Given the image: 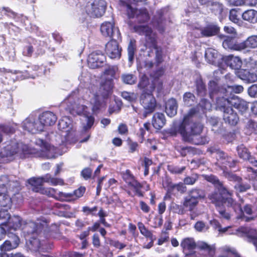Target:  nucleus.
Segmentation results:
<instances>
[{
	"instance_id": "nucleus-1",
	"label": "nucleus",
	"mask_w": 257,
	"mask_h": 257,
	"mask_svg": "<svg viewBox=\"0 0 257 257\" xmlns=\"http://www.w3.org/2000/svg\"><path fill=\"white\" fill-rule=\"evenodd\" d=\"M196 112L195 108L190 109L184 116L182 122L176 127L175 130L182 136L185 142L197 145H204L208 142V139L205 136H199L202 131L203 125L193 120V116Z\"/></svg>"
},
{
	"instance_id": "nucleus-2",
	"label": "nucleus",
	"mask_w": 257,
	"mask_h": 257,
	"mask_svg": "<svg viewBox=\"0 0 257 257\" xmlns=\"http://www.w3.org/2000/svg\"><path fill=\"white\" fill-rule=\"evenodd\" d=\"M217 189V191H215L208 195V198L216 206L220 217L226 220H229L230 218V215L220 206L223 204L232 207L234 211L239 213V217H241L242 212L240 205L238 203H236L231 197L232 193L224 187H219Z\"/></svg>"
},
{
	"instance_id": "nucleus-3",
	"label": "nucleus",
	"mask_w": 257,
	"mask_h": 257,
	"mask_svg": "<svg viewBox=\"0 0 257 257\" xmlns=\"http://www.w3.org/2000/svg\"><path fill=\"white\" fill-rule=\"evenodd\" d=\"M64 103L67 104L66 109L69 111L71 114L81 115L80 118L82 125L81 135H84V138L80 140V143L87 142L90 137V133L89 132V130L94 124V117L89 115L87 106L77 104L75 102H72L71 97L66 100Z\"/></svg>"
},
{
	"instance_id": "nucleus-4",
	"label": "nucleus",
	"mask_w": 257,
	"mask_h": 257,
	"mask_svg": "<svg viewBox=\"0 0 257 257\" xmlns=\"http://www.w3.org/2000/svg\"><path fill=\"white\" fill-rule=\"evenodd\" d=\"M135 32L140 35L146 37V46L149 48L148 56L152 57L155 53V61L157 65L161 63L163 61L162 51L160 47L157 45L156 35L152 29L147 25H136L134 27Z\"/></svg>"
},
{
	"instance_id": "nucleus-5",
	"label": "nucleus",
	"mask_w": 257,
	"mask_h": 257,
	"mask_svg": "<svg viewBox=\"0 0 257 257\" xmlns=\"http://www.w3.org/2000/svg\"><path fill=\"white\" fill-rule=\"evenodd\" d=\"M39 229L36 223L30 222L25 225L23 231L28 235L33 234V236L30 237L29 239V242H27L28 247L33 251H38L39 253L37 255L38 257H46V255H41L40 252L47 251L48 248L45 247L43 243H41L39 239L35 236V233L37 234Z\"/></svg>"
},
{
	"instance_id": "nucleus-6",
	"label": "nucleus",
	"mask_w": 257,
	"mask_h": 257,
	"mask_svg": "<svg viewBox=\"0 0 257 257\" xmlns=\"http://www.w3.org/2000/svg\"><path fill=\"white\" fill-rule=\"evenodd\" d=\"M33 153L29 147L22 143H17L15 141H11L0 152V157L2 158L12 157L17 155L20 157L23 155Z\"/></svg>"
},
{
	"instance_id": "nucleus-7",
	"label": "nucleus",
	"mask_w": 257,
	"mask_h": 257,
	"mask_svg": "<svg viewBox=\"0 0 257 257\" xmlns=\"http://www.w3.org/2000/svg\"><path fill=\"white\" fill-rule=\"evenodd\" d=\"M113 86L112 79H106L104 82H102L99 93H92L90 102L92 104V110L94 112H96L101 107V102L100 100V95L103 98L106 97L110 93Z\"/></svg>"
},
{
	"instance_id": "nucleus-8",
	"label": "nucleus",
	"mask_w": 257,
	"mask_h": 257,
	"mask_svg": "<svg viewBox=\"0 0 257 257\" xmlns=\"http://www.w3.org/2000/svg\"><path fill=\"white\" fill-rule=\"evenodd\" d=\"M58 126L59 129L65 134L61 135L65 138L66 142L70 144L77 141L80 142V140L84 138V135L81 134L80 135L81 138L79 139L75 138V133L72 128V120L67 116L63 117L59 121Z\"/></svg>"
},
{
	"instance_id": "nucleus-9",
	"label": "nucleus",
	"mask_w": 257,
	"mask_h": 257,
	"mask_svg": "<svg viewBox=\"0 0 257 257\" xmlns=\"http://www.w3.org/2000/svg\"><path fill=\"white\" fill-rule=\"evenodd\" d=\"M28 182L34 188L35 192H39L41 189L44 182L49 183L51 185H62L64 184L62 179L53 177L50 174H47L43 177H33L28 180Z\"/></svg>"
},
{
	"instance_id": "nucleus-10",
	"label": "nucleus",
	"mask_w": 257,
	"mask_h": 257,
	"mask_svg": "<svg viewBox=\"0 0 257 257\" xmlns=\"http://www.w3.org/2000/svg\"><path fill=\"white\" fill-rule=\"evenodd\" d=\"M0 224L5 225L8 231L16 230L22 224V219L18 215L11 216L8 211H0Z\"/></svg>"
},
{
	"instance_id": "nucleus-11",
	"label": "nucleus",
	"mask_w": 257,
	"mask_h": 257,
	"mask_svg": "<svg viewBox=\"0 0 257 257\" xmlns=\"http://www.w3.org/2000/svg\"><path fill=\"white\" fill-rule=\"evenodd\" d=\"M247 172L249 173L248 177L249 178V183L243 181L242 180L234 185V188L236 191L243 192L246 191L251 187L250 180H252V186L254 190L257 191V169L254 170L251 167L247 168Z\"/></svg>"
},
{
	"instance_id": "nucleus-12",
	"label": "nucleus",
	"mask_w": 257,
	"mask_h": 257,
	"mask_svg": "<svg viewBox=\"0 0 257 257\" xmlns=\"http://www.w3.org/2000/svg\"><path fill=\"white\" fill-rule=\"evenodd\" d=\"M141 103L144 108L143 115L145 118L152 113L156 107V100L152 92H143L141 96Z\"/></svg>"
},
{
	"instance_id": "nucleus-13",
	"label": "nucleus",
	"mask_w": 257,
	"mask_h": 257,
	"mask_svg": "<svg viewBox=\"0 0 257 257\" xmlns=\"http://www.w3.org/2000/svg\"><path fill=\"white\" fill-rule=\"evenodd\" d=\"M23 128L32 134L43 131V125L40 123L39 117L34 114L30 115L22 122Z\"/></svg>"
},
{
	"instance_id": "nucleus-14",
	"label": "nucleus",
	"mask_w": 257,
	"mask_h": 257,
	"mask_svg": "<svg viewBox=\"0 0 257 257\" xmlns=\"http://www.w3.org/2000/svg\"><path fill=\"white\" fill-rule=\"evenodd\" d=\"M106 3L104 0H94L88 5L86 11L88 15L92 17H100L105 12Z\"/></svg>"
},
{
	"instance_id": "nucleus-15",
	"label": "nucleus",
	"mask_w": 257,
	"mask_h": 257,
	"mask_svg": "<svg viewBox=\"0 0 257 257\" xmlns=\"http://www.w3.org/2000/svg\"><path fill=\"white\" fill-rule=\"evenodd\" d=\"M138 70L140 72V73H144L141 77L140 82L138 85L139 88L143 89V92H152L155 89V85H156V82H158V85L157 86L158 90H161L162 88V82L161 81L157 80L153 84L150 85L149 84V79L145 74L146 72L145 71H143L142 67H138Z\"/></svg>"
},
{
	"instance_id": "nucleus-16",
	"label": "nucleus",
	"mask_w": 257,
	"mask_h": 257,
	"mask_svg": "<svg viewBox=\"0 0 257 257\" xmlns=\"http://www.w3.org/2000/svg\"><path fill=\"white\" fill-rule=\"evenodd\" d=\"M127 14L130 18H136L137 21L139 23H144L147 22L150 19V16L145 9H134L130 5H127Z\"/></svg>"
},
{
	"instance_id": "nucleus-17",
	"label": "nucleus",
	"mask_w": 257,
	"mask_h": 257,
	"mask_svg": "<svg viewBox=\"0 0 257 257\" xmlns=\"http://www.w3.org/2000/svg\"><path fill=\"white\" fill-rule=\"evenodd\" d=\"M212 154H215V157L217 160V164L219 165H221V167L223 171L225 170L223 168H229L233 167L236 162L232 159L231 157L226 155L224 152L218 149H212L211 150Z\"/></svg>"
},
{
	"instance_id": "nucleus-18",
	"label": "nucleus",
	"mask_w": 257,
	"mask_h": 257,
	"mask_svg": "<svg viewBox=\"0 0 257 257\" xmlns=\"http://www.w3.org/2000/svg\"><path fill=\"white\" fill-rule=\"evenodd\" d=\"M102 34L106 37L112 39H118L120 36V33L117 27L114 26L113 22H105L102 24L100 27Z\"/></svg>"
},
{
	"instance_id": "nucleus-19",
	"label": "nucleus",
	"mask_w": 257,
	"mask_h": 257,
	"mask_svg": "<svg viewBox=\"0 0 257 257\" xmlns=\"http://www.w3.org/2000/svg\"><path fill=\"white\" fill-rule=\"evenodd\" d=\"M219 31V28L216 25L210 24L204 27L196 29L194 33L196 37H209L216 35Z\"/></svg>"
},
{
	"instance_id": "nucleus-20",
	"label": "nucleus",
	"mask_w": 257,
	"mask_h": 257,
	"mask_svg": "<svg viewBox=\"0 0 257 257\" xmlns=\"http://www.w3.org/2000/svg\"><path fill=\"white\" fill-rule=\"evenodd\" d=\"M105 62V56L99 51L91 53L88 57V66L91 69H95L103 66Z\"/></svg>"
},
{
	"instance_id": "nucleus-21",
	"label": "nucleus",
	"mask_w": 257,
	"mask_h": 257,
	"mask_svg": "<svg viewBox=\"0 0 257 257\" xmlns=\"http://www.w3.org/2000/svg\"><path fill=\"white\" fill-rule=\"evenodd\" d=\"M36 144L39 146L41 152L40 156L48 159H51L55 157L54 149L53 146H50L42 139H38L36 140Z\"/></svg>"
},
{
	"instance_id": "nucleus-22",
	"label": "nucleus",
	"mask_w": 257,
	"mask_h": 257,
	"mask_svg": "<svg viewBox=\"0 0 257 257\" xmlns=\"http://www.w3.org/2000/svg\"><path fill=\"white\" fill-rule=\"evenodd\" d=\"M116 40L112 39L105 45L106 53L111 59H119L121 56V49Z\"/></svg>"
},
{
	"instance_id": "nucleus-23",
	"label": "nucleus",
	"mask_w": 257,
	"mask_h": 257,
	"mask_svg": "<svg viewBox=\"0 0 257 257\" xmlns=\"http://www.w3.org/2000/svg\"><path fill=\"white\" fill-rule=\"evenodd\" d=\"M199 201H196L188 196L184 198L183 202V207L190 212V218L194 219L196 217L199 215V213L196 211V207L198 205Z\"/></svg>"
},
{
	"instance_id": "nucleus-24",
	"label": "nucleus",
	"mask_w": 257,
	"mask_h": 257,
	"mask_svg": "<svg viewBox=\"0 0 257 257\" xmlns=\"http://www.w3.org/2000/svg\"><path fill=\"white\" fill-rule=\"evenodd\" d=\"M223 112V118L226 123L232 126L237 124L239 121L238 115L231 107H228Z\"/></svg>"
},
{
	"instance_id": "nucleus-25",
	"label": "nucleus",
	"mask_w": 257,
	"mask_h": 257,
	"mask_svg": "<svg viewBox=\"0 0 257 257\" xmlns=\"http://www.w3.org/2000/svg\"><path fill=\"white\" fill-rule=\"evenodd\" d=\"M56 115L51 111H45L39 116L40 123L43 125V131L45 126H51L55 124L57 120Z\"/></svg>"
},
{
	"instance_id": "nucleus-26",
	"label": "nucleus",
	"mask_w": 257,
	"mask_h": 257,
	"mask_svg": "<svg viewBox=\"0 0 257 257\" xmlns=\"http://www.w3.org/2000/svg\"><path fill=\"white\" fill-rule=\"evenodd\" d=\"M20 243V239L17 235H13L9 240H5L0 246L1 253H7L6 252L16 248Z\"/></svg>"
},
{
	"instance_id": "nucleus-27",
	"label": "nucleus",
	"mask_w": 257,
	"mask_h": 257,
	"mask_svg": "<svg viewBox=\"0 0 257 257\" xmlns=\"http://www.w3.org/2000/svg\"><path fill=\"white\" fill-rule=\"evenodd\" d=\"M230 105L234 106L242 114L248 108V104L246 101L235 95L231 97Z\"/></svg>"
},
{
	"instance_id": "nucleus-28",
	"label": "nucleus",
	"mask_w": 257,
	"mask_h": 257,
	"mask_svg": "<svg viewBox=\"0 0 257 257\" xmlns=\"http://www.w3.org/2000/svg\"><path fill=\"white\" fill-rule=\"evenodd\" d=\"M243 88L241 85H224L219 89V91L221 93L225 94L226 96L232 97L233 93H239L242 92Z\"/></svg>"
},
{
	"instance_id": "nucleus-29",
	"label": "nucleus",
	"mask_w": 257,
	"mask_h": 257,
	"mask_svg": "<svg viewBox=\"0 0 257 257\" xmlns=\"http://www.w3.org/2000/svg\"><path fill=\"white\" fill-rule=\"evenodd\" d=\"M218 95H222V96H218L216 98L217 107L222 111H224L228 107H230L231 97L226 96L224 94L220 93L219 89L216 92Z\"/></svg>"
},
{
	"instance_id": "nucleus-30",
	"label": "nucleus",
	"mask_w": 257,
	"mask_h": 257,
	"mask_svg": "<svg viewBox=\"0 0 257 257\" xmlns=\"http://www.w3.org/2000/svg\"><path fill=\"white\" fill-rule=\"evenodd\" d=\"M123 180L130 186L133 187L135 189L139 191L140 188H142V185L135 180L134 176L131 174L128 170H126L122 173Z\"/></svg>"
},
{
	"instance_id": "nucleus-31",
	"label": "nucleus",
	"mask_w": 257,
	"mask_h": 257,
	"mask_svg": "<svg viewBox=\"0 0 257 257\" xmlns=\"http://www.w3.org/2000/svg\"><path fill=\"white\" fill-rule=\"evenodd\" d=\"M197 248L200 251L204 252L205 255H208L209 257H213L216 251L214 245H209L204 241H198L197 243Z\"/></svg>"
},
{
	"instance_id": "nucleus-32",
	"label": "nucleus",
	"mask_w": 257,
	"mask_h": 257,
	"mask_svg": "<svg viewBox=\"0 0 257 257\" xmlns=\"http://www.w3.org/2000/svg\"><path fill=\"white\" fill-rule=\"evenodd\" d=\"M237 151L239 157L243 160H248L250 163L253 166L257 167V160L250 157V154L247 149L243 145H241L237 147Z\"/></svg>"
},
{
	"instance_id": "nucleus-33",
	"label": "nucleus",
	"mask_w": 257,
	"mask_h": 257,
	"mask_svg": "<svg viewBox=\"0 0 257 257\" xmlns=\"http://www.w3.org/2000/svg\"><path fill=\"white\" fill-rule=\"evenodd\" d=\"M226 64L231 69H239L242 65V61L238 57L229 55L224 58Z\"/></svg>"
},
{
	"instance_id": "nucleus-34",
	"label": "nucleus",
	"mask_w": 257,
	"mask_h": 257,
	"mask_svg": "<svg viewBox=\"0 0 257 257\" xmlns=\"http://www.w3.org/2000/svg\"><path fill=\"white\" fill-rule=\"evenodd\" d=\"M222 46L225 49H230L236 51L242 50L241 43H236L234 39L229 37H225V39L222 42Z\"/></svg>"
},
{
	"instance_id": "nucleus-35",
	"label": "nucleus",
	"mask_w": 257,
	"mask_h": 257,
	"mask_svg": "<svg viewBox=\"0 0 257 257\" xmlns=\"http://www.w3.org/2000/svg\"><path fill=\"white\" fill-rule=\"evenodd\" d=\"M219 56L217 50L212 48H208L205 51V58L208 63L215 65Z\"/></svg>"
},
{
	"instance_id": "nucleus-36",
	"label": "nucleus",
	"mask_w": 257,
	"mask_h": 257,
	"mask_svg": "<svg viewBox=\"0 0 257 257\" xmlns=\"http://www.w3.org/2000/svg\"><path fill=\"white\" fill-rule=\"evenodd\" d=\"M178 105L176 99L171 98L166 103L165 111L170 117H173L177 114Z\"/></svg>"
},
{
	"instance_id": "nucleus-37",
	"label": "nucleus",
	"mask_w": 257,
	"mask_h": 257,
	"mask_svg": "<svg viewBox=\"0 0 257 257\" xmlns=\"http://www.w3.org/2000/svg\"><path fill=\"white\" fill-rule=\"evenodd\" d=\"M165 123L166 119L163 113L157 112L154 114L152 118V124L155 128L160 130Z\"/></svg>"
},
{
	"instance_id": "nucleus-38",
	"label": "nucleus",
	"mask_w": 257,
	"mask_h": 257,
	"mask_svg": "<svg viewBox=\"0 0 257 257\" xmlns=\"http://www.w3.org/2000/svg\"><path fill=\"white\" fill-rule=\"evenodd\" d=\"M181 246L184 252H191L197 247V243H195L193 238H186L182 241Z\"/></svg>"
},
{
	"instance_id": "nucleus-39",
	"label": "nucleus",
	"mask_w": 257,
	"mask_h": 257,
	"mask_svg": "<svg viewBox=\"0 0 257 257\" xmlns=\"http://www.w3.org/2000/svg\"><path fill=\"white\" fill-rule=\"evenodd\" d=\"M242 50L245 49L257 48V35L248 37L245 41L241 43Z\"/></svg>"
},
{
	"instance_id": "nucleus-40",
	"label": "nucleus",
	"mask_w": 257,
	"mask_h": 257,
	"mask_svg": "<svg viewBox=\"0 0 257 257\" xmlns=\"http://www.w3.org/2000/svg\"><path fill=\"white\" fill-rule=\"evenodd\" d=\"M12 205L11 198L6 194L0 193V211H8Z\"/></svg>"
},
{
	"instance_id": "nucleus-41",
	"label": "nucleus",
	"mask_w": 257,
	"mask_h": 257,
	"mask_svg": "<svg viewBox=\"0 0 257 257\" xmlns=\"http://www.w3.org/2000/svg\"><path fill=\"white\" fill-rule=\"evenodd\" d=\"M242 19L250 23L254 24L257 22V11L249 10L242 13Z\"/></svg>"
},
{
	"instance_id": "nucleus-42",
	"label": "nucleus",
	"mask_w": 257,
	"mask_h": 257,
	"mask_svg": "<svg viewBox=\"0 0 257 257\" xmlns=\"http://www.w3.org/2000/svg\"><path fill=\"white\" fill-rule=\"evenodd\" d=\"M239 205H240L239 203H238ZM241 206V205H240ZM242 214L241 217H239V214L236 211H234L236 214V218L237 219H244L246 221H248L250 219H252L254 217V216H252L251 217H245V214H246L247 215H253L254 214L252 208L250 205H246L244 208L243 210L242 209V207H240Z\"/></svg>"
},
{
	"instance_id": "nucleus-43",
	"label": "nucleus",
	"mask_w": 257,
	"mask_h": 257,
	"mask_svg": "<svg viewBox=\"0 0 257 257\" xmlns=\"http://www.w3.org/2000/svg\"><path fill=\"white\" fill-rule=\"evenodd\" d=\"M85 191V188L84 187H80L78 189L75 190L72 193H67L60 192L59 195L61 197L70 198L72 197L74 195L76 198H79L83 196Z\"/></svg>"
},
{
	"instance_id": "nucleus-44",
	"label": "nucleus",
	"mask_w": 257,
	"mask_h": 257,
	"mask_svg": "<svg viewBox=\"0 0 257 257\" xmlns=\"http://www.w3.org/2000/svg\"><path fill=\"white\" fill-rule=\"evenodd\" d=\"M242 16V14L238 10L236 9H231L229 14V19L231 21L238 25H240L242 24V21L239 17Z\"/></svg>"
},
{
	"instance_id": "nucleus-45",
	"label": "nucleus",
	"mask_w": 257,
	"mask_h": 257,
	"mask_svg": "<svg viewBox=\"0 0 257 257\" xmlns=\"http://www.w3.org/2000/svg\"><path fill=\"white\" fill-rule=\"evenodd\" d=\"M136 49V41L131 39L127 47L128 59L130 63V65H132L134 61Z\"/></svg>"
},
{
	"instance_id": "nucleus-46",
	"label": "nucleus",
	"mask_w": 257,
	"mask_h": 257,
	"mask_svg": "<svg viewBox=\"0 0 257 257\" xmlns=\"http://www.w3.org/2000/svg\"><path fill=\"white\" fill-rule=\"evenodd\" d=\"M210 10L215 15H220L223 11V5L218 2L214 1L210 2Z\"/></svg>"
},
{
	"instance_id": "nucleus-47",
	"label": "nucleus",
	"mask_w": 257,
	"mask_h": 257,
	"mask_svg": "<svg viewBox=\"0 0 257 257\" xmlns=\"http://www.w3.org/2000/svg\"><path fill=\"white\" fill-rule=\"evenodd\" d=\"M196 88L197 94L200 96H204L206 93L205 85L201 78L196 79Z\"/></svg>"
},
{
	"instance_id": "nucleus-48",
	"label": "nucleus",
	"mask_w": 257,
	"mask_h": 257,
	"mask_svg": "<svg viewBox=\"0 0 257 257\" xmlns=\"http://www.w3.org/2000/svg\"><path fill=\"white\" fill-rule=\"evenodd\" d=\"M241 79L246 80L248 82L252 83L257 80V74L248 71H243L242 76H239Z\"/></svg>"
},
{
	"instance_id": "nucleus-49",
	"label": "nucleus",
	"mask_w": 257,
	"mask_h": 257,
	"mask_svg": "<svg viewBox=\"0 0 257 257\" xmlns=\"http://www.w3.org/2000/svg\"><path fill=\"white\" fill-rule=\"evenodd\" d=\"M15 132L14 128L8 124H0V144L3 141V136L2 133L5 134H13Z\"/></svg>"
},
{
	"instance_id": "nucleus-50",
	"label": "nucleus",
	"mask_w": 257,
	"mask_h": 257,
	"mask_svg": "<svg viewBox=\"0 0 257 257\" xmlns=\"http://www.w3.org/2000/svg\"><path fill=\"white\" fill-rule=\"evenodd\" d=\"M121 79L124 83L130 85H133L136 83L137 80V78L136 75L129 73L122 74Z\"/></svg>"
},
{
	"instance_id": "nucleus-51",
	"label": "nucleus",
	"mask_w": 257,
	"mask_h": 257,
	"mask_svg": "<svg viewBox=\"0 0 257 257\" xmlns=\"http://www.w3.org/2000/svg\"><path fill=\"white\" fill-rule=\"evenodd\" d=\"M198 174L192 173L190 176H186L183 179V182L187 185H193L198 180Z\"/></svg>"
},
{
	"instance_id": "nucleus-52",
	"label": "nucleus",
	"mask_w": 257,
	"mask_h": 257,
	"mask_svg": "<svg viewBox=\"0 0 257 257\" xmlns=\"http://www.w3.org/2000/svg\"><path fill=\"white\" fill-rule=\"evenodd\" d=\"M117 70V67L115 66H108L104 72V74L108 77L107 79H112L114 78L116 71Z\"/></svg>"
},
{
	"instance_id": "nucleus-53",
	"label": "nucleus",
	"mask_w": 257,
	"mask_h": 257,
	"mask_svg": "<svg viewBox=\"0 0 257 257\" xmlns=\"http://www.w3.org/2000/svg\"><path fill=\"white\" fill-rule=\"evenodd\" d=\"M195 97L191 92H186L183 95V101L187 105H191L195 102Z\"/></svg>"
},
{
	"instance_id": "nucleus-54",
	"label": "nucleus",
	"mask_w": 257,
	"mask_h": 257,
	"mask_svg": "<svg viewBox=\"0 0 257 257\" xmlns=\"http://www.w3.org/2000/svg\"><path fill=\"white\" fill-rule=\"evenodd\" d=\"M224 176L229 181L236 182L237 183L239 181L241 180V178L234 174L232 172L228 171L227 170H224L223 171Z\"/></svg>"
},
{
	"instance_id": "nucleus-55",
	"label": "nucleus",
	"mask_w": 257,
	"mask_h": 257,
	"mask_svg": "<svg viewBox=\"0 0 257 257\" xmlns=\"http://www.w3.org/2000/svg\"><path fill=\"white\" fill-rule=\"evenodd\" d=\"M139 229L141 233L147 238L150 239L153 238V235L151 231L149 230L142 223H139L138 224Z\"/></svg>"
},
{
	"instance_id": "nucleus-56",
	"label": "nucleus",
	"mask_w": 257,
	"mask_h": 257,
	"mask_svg": "<svg viewBox=\"0 0 257 257\" xmlns=\"http://www.w3.org/2000/svg\"><path fill=\"white\" fill-rule=\"evenodd\" d=\"M171 189L176 190L178 192L183 193L186 191V187L183 183H180L177 184H171L169 188L170 191Z\"/></svg>"
},
{
	"instance_id": "nucleus-57",
	"label": "nucleus",
	"mask_w": 257,
	"mask_h": 257,
	"mask_svg": "<svg viewBox=\"0 0 257 257\" xmlns=\"http://www.w3.org/2000/svg\"><path fill=\"white\" fill-rule=\"evenodd\" d=\"M206 179L208 181L213 184L217 188L221 187H224L217 177L214 175L207 176Z\"/></svg>"
},
{
	"instance_id": "nucleus-58",
	"label": "nucleus",
	"mask_w": 257,
	"mask_h": 257,
	"mask_svg": "<svg viewBox=\"0 0 257 257\" xmlns=\"http://www.w3.org/2000/svg\"><path fill=\"white\" fill-rule=\"evenodd\" d=\"M14 73L17 75L16 78L18 80H23L24 79L29 78H34L35 77L33 75H30L27 71L25 72H22L20 71L15 70Z\"/></svg>"
},
{
	"instance_id": "nucleus-59",
	"label": "nucleus",
	"mask_w": 257,
	"mask_h": 257,
	"mask_svg": "<svg viewBox=\"0 0 257 257\" xmlns=\"http://www.w3.org/2000/svg\"><path fill=\"white\" fill-rule=\"evenodd\" d=\"M192 199H194L196 201H199V199L202 197V195L200 194V191L198 189H192L189 192V194L187 195Z\"/></svg>"
},
{
	"instance_id": "nucleus-60",
	"label": "nucleus",
	"mask_w": 257,
	"mask_h": 257,
	"mask_svg": "<svg viewBox=\"0 0 257 257\" xmlns=\"http://www.w3.org/2000/svg\"><path fill=\"white\" fill-rule=\"evenodd\" d=\"M121 95L123 98L130 102L135 100L137 98V94L135 93L123 92Z\"/></svg>"
},
{
	"instance_id": "nucleus-61",
	"label": "nucleus",
	"mask_w": 257,
	"mask_h": 257,
	"mask_svg": "<svg viewBox=\"0 0 257 257\" xmlns=\"http://www.w3.org/2000/svg\"><path fill=\"white\" fill-rule=\"evenodd\" d=\"M248 237L249 241L253 244L257 250V230L251 231Z\"/></svg>"
},
{
	"instance_id": "nucleus-62",
	"label": "nucleus",
	"mask_w": 257,
	"mask_h": 257,
	"mask_svg": "<svg viewBox=\"0 0 257 257\" xmlns=\"http://www.w3.org/2000/svg\"><path fill=\"white\" fill-rule=\"evenodd\" d=\"M199 106L202 108L203 110H210L211 108V104L207 99L202 98L201 99Z\"/></svg>"
},
{
	"instance_id": "nucleus-63",
	"label": "nucleus",
	"mask_w": 257,
	"mask_h": 257,
	"mask_svg": "<svg viewBox=\"0 0 257 257\" xmlns=\"http://www.w3.org/2000/svg\"><path fill=\"white\" fill-rule=\"evenodd\" d=\"M195 229L199 232L204 231L208 229V227L203 221H198L194 225Z\"/></svg>"
},
{
	"instance_id": "nucleus-64",
	"label": "nucleus",
	"mask_w": 257,
	"mask_h": 257,
	"mask_svg": "<svg viewBox=\"0 0 257 257\" xmlns=\"http://www.w3.org/2000/svg\"><path fill=\"white\" fill-rule=\"evenodd\" d=\"M248 93L249 96L257 97V84L252 85L248 89Z\"/></svg>"
}]
</instances>
